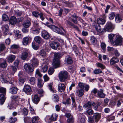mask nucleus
Returning a JSON list of instances; mask_svg holds the SVG:
<instances>
[{
    "label": "nucleus",
    "mask_w": 123,
    "mask_h": 123,
    "mask_svg": "<svg viewBox=\"0 0 123 123\" xmlns=\"http://www.w3.org/2000/svg\"><path fill=\"white\" fill-rule=\"evenodd\" d=\"M61 57V54L59 53H55L54 55V59L52 64L54 68L60 67V59Z\"/></svg>",
    "instance_id": "f257e3e1"
},
{
    "label": "nucleus",
    "mask_w": 123,
    "mask_h": 123,
    "mask_svg": "<svg viewBox=\"0 0 123 123\" xmlns=\"http://www.w3.org/2000/svg\"><path fill=\"white\" fill-rule=\"evenodd\" d=\"M47 25V26L50 28L54 31L62 35H64L66 32V31L62 27H61L59 29L57 27L54 25H49V24L48 22H47L46 23Z\"/></svg>",
    "instance_id": "f03ea898"
},
{
    "label": "nucleus",
    "mask_w": 123,
    "mask_h": 123,
    "mask_svg": "<svg viewBox=\"0 0 123 123\" xmlns=\"http://www.w3.org/2000/svg\"><path fill=\"white\" fill-rule=\"evenodd\" d=\"M93 106V109L97 111H101L102 109V108L98 104L96 105L93 102H88L85 104L83 106L84 108L86 109L90 108L92 106Z\"/></svg>",
    "instance_id": "7ed1b4c3"
},
{
    "label": "nucleus",
    "mask_w": 123,
    "mask_h": 123,
    "mask_svg": "<svg viewBox=\"0 0 123 123\" xmlns=\"http://www.w3.org/2000/svg\"><path fill=\"white\" fill-rule=\"evenodd\" d=\"M11 98L12 99V101L7 106L8 108L10 109L15 108L16 106L18 105V100L20 99L19 97L18 96H11Z\"/></svg>",
    "instance_id": "20e7f679"
},
{
    "label": "nucleus",
    "mask_w": 123,
    "mask_h": 123,
    "mask_svg": "<svg viewBox=\"0 0 123 123\" xmlns=\"http://www.w3.org/2000/svg\"><path fill=\"white\" fill-rule=\"evenodd\" d=\"M59 78L61 82H64L65 80L69 77L68 72L66 71H61L59 74Z\"/></svg>",
    "instance_id": "39448f33"
},
{
    "label": "nucleus",
    "mask_w": 123,
    "mask_h": 123,
    "mask_svg": "<svg viewBox=\"0 0 123 123\" xmlns=\"http://www.w3.org/2000/svg\"><path fill=\"white\" fill-rule=\"evenodd\" d=\"M115 41L112 42V44L114 46L121 45L123 44V39L122 37L119 35H117L116 37Z\"/></svg>",
    "instance_id": "423d86ee"
},
{
    "label": "nucleus",
    "mask_w": 123,
    "mask_h": 123,
    "mask_svg": "<svg viewBox=\"0 0 123 123\" xmlns=\"http://www.w3.org/2000/svg\"><path fill=\"white\" fill-rule=\"evenodd\" d=\"M31 55L29 49H25L23 50L20 55L21 59L23 60H25L27 58L30 57Z\"/></svg>",
    "instance_id": "0eeeda50"
},
{
    "label": "nucleus",
    "mask_w": 123,
    "mask_h": 123,
    "mask_svg": "<svg viewBox=\"0 0 123 123\" xmlns=\"http://www.w3.org/2000/svg\"><path fill=\"white\" fill-rule=\"evenodd\" d=\"M24 68L25 70L28 73L32 72L34 71V68L32 65L30 63H27L24 66Z\"/></svg>",
    "instance_id": "6e6552de"
},
{
    "label": "nucleus",
    "mask_w": 123,
    "mask_h": 123,
    "mask_svg": "<svg viewBox=\"0 0 123 123\" xmlns=\"http://www.w3.org/2000/svg\"><path fill=\"white\" fill-rule=\"evenodd\" d=\"M32 14L33 16L36 18H38L39 17L42 20H43L44 19L43 17V14L41 12L34 11L32 12Z\"/></svg>",
    "instance_id": "1a4fd4ad"
},
{
    "label": "nucleus",
    "mask_w": 123,
    "mask_h": 123,
    "mask_svg": "<svg viewBox=\"0 0 123 123\" xmlns=\"http://www.w3.org/2000/svg\"><path fill=\"white\" fill-rule=\"evenodd\" d=\"M0 80H1L2 83H9L11 84H12L14 81V79L13 78H10L9 79V80H5L2 74H1L0 76Z\"/></svg>",
    "instance_id": "9d476101"
},
{
    "label": "nucleus",
    "mask_w": 123,
    "mask_h": 123,
    "mask_svg": "<svg viewBox=\"0 0 123 123\" xmlns=\"http://www.w3.org/2000/svg\"><path fill=\"white\" fill-rule=\"evenodd\" d=\"M9 27L8 25L5 24L3 25L1 28L4 35H6L9 33Z\"/></svg>",
    "instance_id": "9b49d317"
},
{
    "label": "nucleus",
    "mask_w": 123,
    "mask_h": 123,
    "mask_svg": "<svg viewBox=\"0 0 123 123\" xmlns=\"http://www.w3.org/2000/svg\"><path fill=\"white\" fill-rule=\"evenodd\" d=\"M50 45L52 49L56 50L60 46V44L58 42L53 41L50 43Z\"/></svg>",
    "instance_id": "f8f14e48"
},
{
    "label": "nucleus",
    "mask_w": 123,
    "mask_h": 123,
    "mask_svg": "<svg viewBox=\"0 0 123 123\" xmlns=\"http://www.w3.org/2000/svg\"><path fill=\"white\" fill-rule=\"evenodd\" d=\"M105 28L106 31H111L113 29V25L110 22L107 23L105 26Z\"/></svg>",
    "instance_id": "ddd939ff"
},
{
    "label": "nucleus",
    "mask_w": 123,
    "mask_h": 123,
    "mask_svg": "<svg viewBox=\"0 0 123 123\" xmlns=\"http://www.w3.org/2000/svg\"><path fill=\"white\" fill-rule=\"evenodd\" d=\"M66 86L63 83H60L58 86V90L60 92H63L65 91Z\"/></svg>",
    "instance_id": "4468645a"
},
{
    "label": "nucleus",
    "mask_w": 123,
    "mask_h": 123,
    "mask_svg": "<svg viewBox=\"0 0 123 123\" xmlns=\"http://www.w3.org/2000/svg\"><path fill=\"white\" fill-rule=\"evenodd\" d=\"M40 98L37 94H35L32 97L33 102L35 104H37L39 102Z\"/></svg>",
    "instance_id": "2eb2a0df"
},
{
    "label": "nucleus",
    "mask_w": 123,
    "mask_h": 123,
    "mask_svg": "<svg viewBox=\"0 0 123 123\" xmlns=\"http://www.w3.org/2000/svg\"><path fill=\"white\" fill-rule=\"evenodd\" d=\"M65 64H69L72 63L73 61L69 55H67L65 58Z\"/></svg>",
    "instance_id": "dca6fc26"
},
{
    "label": "nucleus",
    "mask_w": 123,
    "mask_h": 123,
    "mask_svg": "<svg viewBox=\"0 0 123 123\" xmlns=\"http://www.w3.org/2000/svg\"><path fill=\"white\" fill-rule=\"evenodd\" d=\"M41 36L42 37L45 39H48L49 37V33L45 30H44L42 32Z\"/></svg>",
    "instance_id": "f3484780"
},
{
    "label": "nucleus",
    "mask_w": 123,
    "mask_h": 123,
    "mask_svg": "<svg viewBox=\"0 0 123 123\" xmlns=\"http://www.w3.org/2000/svg\"><path fill=\"white\" fill-rule=\"evenodd\" d=\"M78 120L80 123H85V120L82 113H80L78 115Z\"/></svg>",
    "instance_id": "a211bd4d"
},
{
    "label": "nucleus",
    "mask_w": 123,
    "mask_h": 123,
    "mask_svg": "<svg viewBox=\"0 0 123 123\" xmlns=\"http://www.w3.org/2000/svg\"><path fill=\"white\" fill-rule=\"evenodd\" d=\"M42 67L41 71L42 72L44 73L46 72L48 68V63L46 62L43 63L42 65Z\"/></svg>",
    "instance_id": "6ab92c4d"
},
{
    "label": "nucleus",
    "mask_w": 123,
    "mask_h": 123,
    "mask_svg": "<svg viewBox=\"0 0 123 123\" xmlns=\"http://www.w3.org/2000/svg\"><path fill=\"white\" fill-rule=\"evenodd\" d=\"M93 25L98 33H101L102 32L101 28L100 25L96 23H94Z\"/></svg>",
    "instance_id": "aec40b11"
},
{
    "label": "nucleus",
    "mask_w": 123,
    "mask_h": 123,
    "mask_svg": "<svg viewBox=\"0 0 123 123\" xmlns=\"http://www.w3.org/2000/svg\"><path fill=\"white\" fill-rule=\"evenodd\" d=\"M31 63L32 65L34 66H37L39 64V61L37 58L35 57L32 58L31 60Z\"/></svg>",
    "instance_id": "412c9836"
},
{
    "label": "nucleus",
    "mask_w": 123,
    "mask_h": 123,
    "mask_svg": "<svg viewBox=\"0 0 123 123\" xmlns=\"http://www.w3.org/2000/svg\"><path fill=\"white\" fill-rule=\"evenodd\" d=\"M17 22V20L16 18L14 16H12L9 20L10 24L12 25L16 24Z\"/></svg>",
    "instance_id": "4be33fe9"
},
{
    "label": "nucleus",
    "mask_w": 123,
    "mask_h": 123,
    "mask_svg": "<svg viewBox=\"0 0 123 123\" xmlns=\"http://www.w3.org/2000/svg\"><path fill=\"white\" fill-rule=\"evenodd\" d=\"M75 96L73 94H72L70 95V97L72 101V105L73 107L75 108L76 109L77 107V105L75 102Z\"/></svg>",
    "instance_id": "5701e85b"
},
{
    "label": "nucleus",
    "mask_w": 123,
    "mask_h": 123,
    "mask_svg": "<svg viewBox=\"0 0 123 123\" xmlns=\"http://www.w3.org/2000/svg\"><path fill=\"white\" fill-rule=\"evenodd\" d=\"M92 116L95 122H97L99 121L101 117V115L100 114L96 113H94Z\"/></svg>",
    "instance_id": "b1692460"
},
{
    "label": "nucleus",
    "mask_w": 123,
    "mask_h": 123,
    "mask_svg": "<svg viewBox=\"0 0 123 123\" xmlns=\"http://www.w3.org/2000/svg\"><path fill=\"white\" fill-rule=\"evenodd\" d=\"M103 90L101 89L98 91L97 97L100 98H104L105 97V93L103 92Z\"/></svg>",
    "instance_id": "393cba45"
},
{
    "label": "nucleus",
    "mask_w": 123,
    "mask_h": 123,
    "mask_svg": "<svg viewBox=\"0 0 123 123\" xmlns=\"http://www.w3.org/2000/svg\"><path fill=\"white\" fill-rule=\"evenodd\" d=\"M7 64L6 61L3 59L1 58L0 59V67L3 68L6 67Z\"/></svg>",
    "instance_id": "a878e982"
},
{
    "label": "nucleus",
    "mask_w": 123,
    "mask_h": 123,
    "mask_svg": "<svg viewBox=\"0 0 123 123\" xmlns=\"http://www.w3.org/2000/svg\"><path fill=\"white\" fill-rule=\"evenodd\" d=\"M23 90L27 94H28L31 91V90L29 86L26 85L25 86Z\"/></svg>",
    "instance_id": "bb28decb"
},
{
    "label": "nucleus",
    "mask_w": 123,
    "mask_h": 123,
    "mask_svg": "<svg viewBox=\"0 0 123 123\" xmlns=\"http://www.w3.org/2000/svg\"><path fill=\"white\" fill-rule=\"evenodd\" d=\"M72 18H71V20L74 24H77L78 21L77 19L78 18V17L76 16L75 13L71 15Z\"/></svg>",
    "instance_id": "cd10ccee"
},
{
    "label": "nucleus",
    "mask_w": 123,
    "mask_h": 123,
    "mask_svg": "<svg viewBox=\"0 0 123 123\" xmlns=\"http://www.w3.org/2000/svg\"><path fill=\"white\" fill-rule=\"evenodd\" d=\"M97 21L98 24L103 25L104 24L106 21L105 19L102 18H98L97 19Z\"/></svg>",
    "instance_id": "c85d7f7f"
},
{
    "label": "nucleus",
    "mask_w": 123,
    "mask_h": 123,
    "mask_svg": "<svg viewBox=\"0 0 123 123\" xmlns=\"http://www.w3.org/2000/svg\"><path fill=\"white\" fill-rule=\"evenodd\" d=\"M5 94L0 95V103L1 105H2L4 102L6 98L5 97Z\"/></svg>",
    "instance_id": "c756f323"
},
{
    "label": "nucleus",
    "mask_w": 123,
    "mask_h": 123,
    "mask_svg": "<svg viewBox=\"0 0 123 123\" xmlns=\"http://www.w3.org/2000/svg\"><path fill=\"white\" fill-rule=\"evenodd\" d=\"M115 19V21L117 23L120 22L122 20V18L121 15L119 14H117L116 15Z\"/></svg>",
    "instance_id": "7c9ffc66"
},
{
    "label": "nucleus",
    "mask_w": 123,
    "mask_h": 123,
    "mask_svg": "<svg viewBox=\"0 0 123 123\" xmlns=\"http://www.w3.org/2000/svg\"><path fill=\"white\" fill-rule=\"evenodd\" d=\"M16 58V56L13 55H11L9 56L8 57L7 61L9 63H12L13 62Z\"/></svg>",
    "instance_id": "2f4dec72"
},
{
    "label": "nucleus",
    "mask_w": 123,
    "mask_h": 123,
    "mask_svg": "<svg viewBox=\"0 0 123 123\" xmlns=\"http://www.w3.org/2000/svg\"><path fill=\"white\" fill-rule=\"evenodd\" d=\"M15 66H10L8 68V70L10 71L12 70V74H13L16 71L17 69Z\"/></svg>",
    "instance_id": "473e14b6"
},
{
    "label": "nucleus",
    "mask_w": 123,
    "mask_h": 123,
    "mask_svg": "<svg viewBox=\"0 0 123 123\" xmlns=\"http://www.w3.org/2000/svg\"><path fill=\"white\" fill-rule=\"evenodd\" d=\"M118 62L119 60L117 58L114 57H113L111 60L110 63L111 65H113Z\"/></svg>",
    "instance_id": "72a5a7b5"
},
{
    "label": "nucleus",
    "mask_w": 123,
    "mask_h": 123,
    "mask_svg": "<svg viewBox=\"0 0 123 123\" xmlns=\"http://www.w3.org/2000/svg\"><path fill=\"white\" fill-rule=\"evenodd\" d=\"M29 39L27 37H24L22 41L23 44L25 45H27L29 43Z\"/></svg>",
    "instance_id": "f704fd0d"
},
{
    "label": "nucleus",
    "mask_w": 123,
    "mask_h": 123,
    "mask_svg": "<svg viewBox=\"0 0 123 123\" xmlns=\"http://www.w3.org/2000/svg\"><path fill=\"white\" fill-rule=\"evenodd\" d=\"M34 40L37 43L40 44L42 41V38L39 36H37L34 38Z\"/></svg>",
    "instance_id": "c9c22d12"
},
{
    "label": "nucleus",
    "mask_w": 123,
    "mask_h": 123,
    "mask_svg": "<svg viewBox=\"0 0 123 123\" xmlns=\"http://www.w3.org/2000/svg\"><path fill=\"white\" fill-rule=\"evenodd\" d=\"M31 24L29 20H27L25 22L23 25L24 27L28 28L29 27Z\"/></svg>",
    "instance_id": "e433bc0d"
},
{
    "label": "nucleus",
    "mask_w": 123,
    "mask_h": 123,
    "mask_svg": "<svg viewBox=\"0 0 123 123\" xmlns=\"http://www.w3.org/2000/svg\"><path fill=\"white\" fill-rule=\"evenodd\" d=\"M35 28V29L34 30L33 29V28H31L32 30V33L33 34H37L39 33V31L40 30V28Z\"/></svg>",
    "instance_id": "4c0bfd02"
},
{
    "label": "nucleus",
    "mask_w": 123,
    "mask_h": 123,
    "mask_svg": "<svg viewBox=\"0 0 123 123\" xmlns=\"http://www.w3.org/2000/svg\"><path fill=\"white\" fill-rule=\"evenodd\" d=\"M86 115L89 116H91L94 114L93 111L91 109H88L86 111Z\"/></svg>",
    "instance_id": "58836bf2"
},
{
    "label": "nucleus",
    "mask_w": 123,
    "mask_h": 123,
    "mask_svg": "<svg viewBox=\"0 0 123 123\" xmlns=\"http://www.w3.org/2000/svg\"><path fill=\"white\" fill-rule=\"evenodd\" d=\"M17 88L14 87H12L10 88V92L12 94H15L17 92Z\"/></svg>",
    "instance_id": "ea45409f"
},
{
    "label": "nucleus",
    "mask_w": 123,
    "mask_h": 123,
    "mask_svg": "<svg viewBox=\"0 0 123 123\" xmlns=\"http://www.w3.org/2000/svg\"><path fill=\"white\" fill-rule=\"evenodd\" d=\"M37 85L38 87L40 88L42 87L43 86V84L41 79H38Z\"/></svg>",
    "instance_id": "a19ab883"
},
{
    "label": "nucleus",
    "mask_w": 123,
    "mask_h": 123,
    "mask_svg": "<svg viewBox=\"0 0 123 123\" xmlns=\"http://www.w3.org/2000/svg\"><path fill=\"white\" fill-rule=\"evenodd\" d=\"M36 79L33 77H31L29 80V82L31 84H34L36 82Z\"/></svg>",
    "instance_id": "79ce46f5"
},
{
    "label": "nucleus",
    "mask_w": 123,
    "mask_h": 123,
    "mask_svg": "<svg viewBox=\"0 0 123 123\" xmlns=\"http://www.w3.org/2000/svg\"><path fill=\"white\" fill-rule=\"evenodd\" d=\"M62 103L65 105H69L71 103L70 98H67L66 99V101H63L62 102Z\"/></svg>",
    "instance_id": "37998d69"
},
{
    "label": "nucleus",
    "mask_w": 123,
    "mask_h": 123,
    "mask_svg": "<svg viewBox=\"0 0 123 123\" xmlns=\"http://www.w3.org/2000/svg\"><path fill=\"white\" fill-rule=\"evenodd\" d=\"M115 16V14L114 12H110L108 16V17L111 20L113 19Z\"/></svg>",
    "instance_id": "c03bdc74"
},
{
    "label": "nucleus",
    "mask_w": 123,
    "mask_h": 123,
    "mask_svg": "<svg viewBox=\"0 0 123 123\" xmlns=\"http://www.w3.org/2000/svg\"><path fill=\"white\" fill-rule=\"evenodd\" d=\"M39 54L42 57H44L46 55V53L44 50L42 49L40 50Z\"/></svg>",
    "instance_id": "a18cd8bd"
},
{
    "label": "nucleus",
    "mask_w": 123,
    "mask_h": 123,
    "mask_svg": "<svg viewBox=\"0 0 123 123\" xmlns=\"http://www.w3.org/2000/svg\"><path fill=\"white\" fill-rule=\"evenodd\" d=\"M51 116H47L45 118V121L48 123L52 121V120H51Z\"/></svg>",
    "instance_id": "49530a36"
},
{
    "label": "nucleus",
    "mask_w": 123,
    "mask_h": 123,
    "mask_svg": "<svg viewBox=\"0 0 123 123\" xmlns=\"http://www.w3.org/2000/svg\"><path fill=\"white\" fill-rule=\"evenodd\" d=\"M90 40L91 43L93 45H94L96 42L97 39L94 36H92L91 37V38Z\"/></svg>",
    "instance_id": "de8ad7c7"
},
{
    "label": "nucleus",
    "mask_w": 123,
    "mask_h": 123,
    "mask_svg": "<svg viewBox=\"0 0 123 123\" xmlns=\"http://www.w3.org/2000/svg\"><path fill=\"white\" fill-rule=\"evenodd\" d=\"M106 46V44L105 43L103 42L101 43V47L103 51V52H105Z\"/></svg>",
    "instance_id": "09e8293b"
},
{
    "label": "nucleus",
    "mask_w": 123,
    "mask_h": 123,
    "mask_svg": "<svg viewBox=\"0 0 123 123\" xmlns=\"http://www.w3.org/2000/svg\"><path fill=\"white\" fill-rule=\"evenodd\" d=\"M53 96V99L54 101L57 102L59 101V98L58 95L57 94H54Z\"/></svg>",
    "instance_id": "8fccbe9b"
},
{
    "label": "nucleus",
    "mask_w": 123,
    "mask_h": 123,
    "mask_svg": "<svg viewBox=\"0 0 123 123\" xmlns=\"http://www.w3.org/2000/svg\"><path fill=\"white\" fill-rule=\"evenodd\" d=\"M94 120L92 116L88 117V122L89 123H94Z\"/></svg>",
    "instance_id": "3c124183"
},
{
    "label": "nucleus",
    "mask_w": 123,
    "mask_h": 123,
    "mask_svg": "<svg viewBox=\"0 0 123 123\" xmlns=\"http://www.w3.org/2000/svg\"><path fill=\"white\" fill-rule=\"evenodd\" d=\"M67 121L69 123H73L74 122V118L73 116H71L69 118H68Z\"/></svg>",
    "instance_id": "603ef678"
},
{
    "label": "nucleus",
    "mask_w": 123,
    "mask_h": 123,
    "mask_svg": "<svg viewBox=\"0 0 123 123\" xmlns=\"http://www.w3.org/2000/svg\"><path fill=\"white\" fill-rule=\"evenodd\" d=\"M102 71L100 69H95L93 71L94 73L95 74H98L102 73Z\"/></svg>",
    "instance_id": "864d4df0"
},
{
    "label": "nucleus",
    "mask_w": 123,
    "mask_h": 123,
    "mask_svg": "<svg viewBox=\"0 0 123 123\" xmlns=\"http://www.w3.org/2000/svg\"><path fill=\"white\" fill-rule=\"evenodd\" d=\"M39 117L38 116H35L32 119V123H37L38 121Z\"/></svg>",
    "instance_id": "5fc2aeb1"
},
{
    "label": "nucleus",
    "mask_w": 123,
    "mask_h": 123,
    "mask_svg": "<svg viewBox=\"0 0 123 123\" xmlns=\"http://www.w3.org/2000/svg\"><path fill=\"white\" fill-rule=\"evenodd\" d=\"M33 27H34L35 28H39V24L37 21H35L34 22H33Z\"/></svg>",
    "instance_id": "6e6d98bb"
},
{
    "label": "nucleus",
    "mask_w": 123,
    "mask_h": 123,
    "mask_svg": "<svg viewBox=\"0 0 123 123\" xmlns=\"http://www.w3.org/2000/svg\"><path fill=\"white\" fill-rule=\"evenodd\" d=\"M114 35L112 34H111L109 35V39L110 40V42L112 44V42L113 41V37L114 36Z\"/></svg>",
    "instance_id": "4d7b16f0"
},
{
    "label": "nucleus",
    "mask_w": 123,
    "mask_h": 123,
    "mask_svg": "<svg viewBox=\"0 0 123 123\" xmlns=\"http://www.w3.org/2000/svg\"><path fill=\"white\" fill-rule=\"evenodd\" d=\"M15 34L16 36L18 38H19L21 37V33L19 31H16L15 32Z\"/></svg>",
    "instance_id": "13d9d810"
},
{
    "label": "nucleus",
    "mask_w": 123,
    "mask_h": 123,
    "mask_svg": "<svg viewBox=\"0 0 123 123\" xmlns=\"http://www.w3.org/2000/svg\"><path fill=\"white\" fill-rule=\"evenodd\" d=\"M19 47L18 45L13 44L12 45L11 47V49H17Z\"/></svg>",
    "instance_id": "bf43d9fd"
},
{
    "label": "nucleus",
    "mask_w": 123,
    "mask_h": 123,
    "mask_svg": "<svg viewBox=\"0 0 123 123\" xmlns=\"http://www.w3.org/2000/svg\"><path fill=\"white\" fill-rule=\"evenodd\" d=\"M17 119L15 117H11L9 119V122L11 123H14L17 121Z\"/></svg>",
    "instance_id": "052dcab7"
},
{
    "label": "nucleus",
    "mask_w": 123,
    "mask_h": 123,
    "mask_svg": "<svg viewBox=\"0 0 123 123\" xmlns=\"http://www.w3.org/2000/svg\"><path fill=\"white\" fill-rule=\"evenodd\" d=\"M77 92H79L78 96L80 97H81L84 94V90L83 89L79 90Z\"/></svg>",
    "instance_id": "680f3d73"
},
{
    "label": "nucleus",
    "mask_w": 123,
    "mask_h": 123,
    "mask_svg": "<svg viewBox=\"0 0 123 123\" xmlns=\"http://www.w3.org/2000/svg\"><path fill=\"white\" fill-rule=\"evenodd\" d=\"M36 76L40 77L42 76V75L40 73L39 69H37L36 70Z\"/></svg>",
    "instance_id": "e2e57ef3"
},
{
    "label": "nucleus",
    "mask_w": 123,
    "mask_h": 123,
    "mask_svg": "<svg viewBox=\"0 0 123 123\" xmlns=\"http://www.w3.org/2000/svg\"><path fill=\"white\" fill-rule=\"evenodd\" d=\"M32 48L35 50H37L39 48L38 46L37 45H36L35 43L34 42L32 43Z\"/></svg>",
    "instance_id": "0e129e2a"
},
{
    "label": "nucleus",
    "mask_w": 123,
    "mask_h": 123,
    "mask_svg": "<svg viewBox=\"0 0 123 123\" xmlns=\"http://www.w3.org/2000/svg\"><path fill=\"white\" fill-rule=\"evenodd\" d=\"M2 18L3 20L4 21H7L9 20V17L6 14H4L2 16Z\"/></svg>",
    "instance_id": "69168bd1"
},
{
    "label": "nucleus",
    "mask_w": 123,
    "mask_h": 123,
    "mask_svg": "<svg viewBox=\"0 0 123 123\" xmlns=\"http://www.w3.org/2000/svg\"><path fill=\"white\" fill-rule=\"evenodd\" d=\"M97 66L98 67L101 68L102 69H104L105 68V66L103 64L100 63H98L96 64Z\"/></svg>",
    "instance_id": "338daca9"
},
{
    "label": "nucleus",
    "mask_w": 123,
    "mask_h": 123,
    "mask_svg": "<svg viewBox=\"0 0 123 123\" xmlns=\"http://www.w3.org/2000/svg\"><path fill=\"white\" fill-rule=\"evenodd\" d=\"M54 71V70L53 68H49L48 71V73L50 75H52Z\"/></svg>",
    "instance_id": "774afa93"
}]
</instances>
